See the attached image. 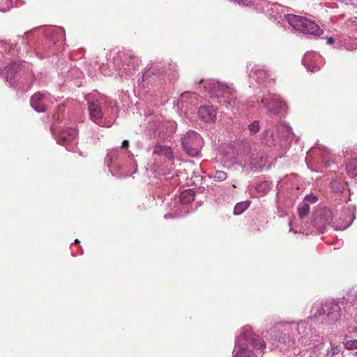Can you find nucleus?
<instances>
[{
	"label": "nucleus",
	"instance_id": "obj_1",
	"mask_svg": "<svg viewBox=\"0 0 357 357\" xmlns=\"http://www.w3.org/2000/svg\"><path fill=\"white\" fill-rule=\"evenodd\" d=\"M287 20L294 29L302 33L314 36H319L322 33L318 24L305 17L289 14L287 15Z\"/></svg>",
	"mask_w": 357,
	"mask_h": 357
},
{
	"label": "nucleus",
	"instance_id": "obj_2",
	"mask_svg": "<svg viewBox=\"0 0 357 357\" xmlns=\"http://www.w3.org/2000/svg\"><path fill=\"white\" fill-rule=\"evenodd\" d=\"M202 145V138L195 131H188L182 137L183 149L191 157L199 155Z\"/></svg>",
	"mask_w": 357,
	"mask_h": 357
},
{
	"label": "nucleus",
	"instance_id": "obj_3",
	"mask_svg": "<svg viewBox=\"0 0 357 357\" xmlns=\"http://www.w3.org/2000/svg\"><path fill=\"white\" fill-rule=\"evenodd\" d=\"M245 345L240 348L236 354V357H257L250 348L263 350L266 348L264 341L258 335L250 334L245 337Z\"/></svg>",
	"mask_w": 357,
	"mask_h": 357
},
{
	"label": "nucleus",
	"instance_id": "obj_4",
	"mask_svg": "<svg viewBox=\"0 0 357 357\" xmlns=\"http://www.w3.org/2000/svg\"><path fill=\"white\" fill-rule=\"evenodd\" d=\"M316 312L314 316L326 315L331 322H334L341 317V308L337 303L334 302L319 304L314 307Z\"/></svg>",
	"mask_w": 357,
	"mask_h": 357
},
{
	"label": "nucleus",
	"instance_id": "obj_5",
	"mask_svg": "<svg viewBox=\"0 0 357 357\" xmlns=\"http://www.w3.org/2000/svg\"><path fill=\"white\" fill-rule=\"evenodd\" d=\"M261 103L268 109L269 112L274 115L279 114L281 111L285 109L286 104L278 98H264Z\"/></svg>",
	"mask_w": 357,
	"mask_h": 357
},
{
	"label": "nucleus",
	"instance_id": "obj_6",
	"mask_svg": "<svg viewBox=\"0 0 357 357\" xmlns=\"http://www.w3.org/2000/svg\"><path fill=\"white\" fill-rule=\"evenodd\" d=\"M234 92V90L232 88L224 84H220V83L213 84V87L211 91V93L217 97H225L227 99L225 101L227 102V107L228 105H231V100L232 99L231 98L230 100H229V99Z\"/></svg>",
	"mask_w": 357,
	"mask_h": 357
},
{
	"label": "nucleus",
	"instance_id": "obj_7",
	"mask_svg": "<svg viewBox=\"0 0 357 357\" xmlns=\"http://www.w3.org/2000/svg\"><path fill=\"white\" fill-rule=\"evenodd\" d=\"M313 217L315 221L330 223L333 220V213L328 207L319 206L314 212Z\"/></svg>",
	"mask_w": 357,
	"mask_h": 357
},
{
	"label": "nucleus",
	"instance_id": "obj_8",
	"mask_svg": "<svg viewBox=\"0 0 357 357\" xmlns=\"http://www.w3.org/2000/svg\"><path fill=\"white\" fill-rule=\"evenodd\" d=\"M88 109L90 119L99 124L103 118V112L100 104L96 101H90L88 103Z\"/></svg>",
	"mask_w": 357,
	"mask_h": 357
},
{
	"label": "nucleus",
	"instance_id": "obj_9",
	"mask_svg": "<svg viewBox=\"0 0 357 357\" xmlns=\"http://www.w3.org/2000/svg\"><path fill=\"white\" fill-rule=\"evenodd\" d=\"M77 130L73 128H68L61 130L57 136L58 143L66 145L77 137Z\"/></svg>",
	"mask_w": 357,
	"mask_h": 357
},
{
	"label": "nucleus",
	"instance_id": "obj_10",
	"mask_svg": "<svg viewBox=\"0 0 357 357\" xmlns=\"http://www.w3.org/2000/svg\"><path fill=\"white\" fill-rule=\"evenodd\" d=\"M114 59L117 63L121 62L123 66L126 65L132 68H135L137 65L135 56L130 53L119 52Z\"/></svg>",
	"mask_w": 357,
	"mask_h": 357
},
{
	"label": "nucleus",
	"instance_id": "obj_11",
	"mask_svg": "<svg viewBox=\"0 0 357 357\" xmlns=\"http://www.w3.org/2000/svg\"><path fill=\"white\" fill-rule=\"evenodd\" d=\"M199 117L206 122H213L217 112L213 106H202L198 110Z\"/></svg>",
	"mask_w": 357,
	"mask_h": 357
},
{
	"label": "nucleus",
	"instance_id": "obj_12",
	"mask_svg": "<svg viewBox=\"0 0 357 357\" xmlns=\"http://www.w3.org/2000/svg\"><path fill=\"white\" fill-rule=\"evenodd\" d=\"M46 96L40 92L34 93L31 98V105L32 107L38 112H43L46 111L47 107L44 102Z\"/></svg>",
	"mask_w": 357,
	"mask_h": 357
},
{
	"label": "nucleus",
	"instance_id": "obj_13",
	"mask_svg": "<svg viewBox=\"0 0 357 357\" xmlns=\"http://www.w3.org/2000/svg\"><path fill=\"white\" fill-rule=\"evenodd\" d=\"M20 70V64L17 62L9 64L5 68V76L8 82L11 81L15 78V74Z\"/></svg>",
	"mask_w": 357,
	"mask_h": 357
},
{
	"label": "nucleus",
	"instance_id": "obj_14",
	"mask_svg": "<svg viewBox=\"0 0 357 357\" xmlns=\"http://www.w3.org/2000/svg\"><path fill=\"white\" fill-rule=\"evenodd\" d=\"M153 154L164 155L168 159H172L174 158L171 147L167 146L156 145L153 149Z\"/></svg>",
	"mask_w": 357,
	"mask_h": 357
},
{
	"label": "nucleus",
	"instance_id": "obj_15",
	"mask_svg": "<svg viewBox=\"0 0 357 357\" xmlns=\"http://www.w3.org/2000/svg\"><path fill=\"white\" fill-rule=\"evenodd\" d=\"M195 199L194 192L191 190L183 191L180 196V202L182 204H188Z\"/></svg>",
	"mask_w": 357,
	"mask_h": 357
},
{
	"label": "nucleus",
	"instance_id": "obj_16",
	"mask_svg": "<svg viewBox=\"0 0 357 357\" xmlns=\"http://www.w3.org/2000/svg\"><path fill=\"white\" fill-rule=\"evenodd\" d=\"M312 56H314V55L310 54H305L304 59H303V62L309 70H310L312 73H315L320 70V67L317 65L313 66L312 63H310Z\"/></svg>",
	"mask_w": 357,
	"mask_h": 357
},
{
	"label": "nucleus",
	"instance_id": "obj_17",
	"mask_svg": "<svg viewBox=\"0 0 357 357\" xmlns=\"http://www.w3.org/2000/svg\"><path fill=\"white\" fill-rule=\"evenodd\" d=\"M298 216L301 219H303L309 215L310 206L307 202H302L297 208Z\"/></svg>",
	"mask_w": 357,
	"mask_h": 357
},
{
	"label": "nucleus",
	"instance_id": "obj_18",
	"mask_svg": "<svg viewBox=\"0 0 357 357\" xmlns=\"http://www.w3.org/2000/svg\"><path fill=\"white\" fill-rule=\"evenodd\" d=\"M347 171L350 176L354 177L357 176V159H353L347 165Z\"/></svg>",
	"mask_w": 357,
	"mask_h": 357
},
{
	"label": "nucleus",
	"instance_id": "obj_19",
	"mask_svg": "<svg viewBox=\"0 0 357 357\" xmlns=\"http://www.w3.org/2000/svg\"><path fill=\"white\" fill-rule=\"evenodd\" d=\"M250 202L248 201L236 204L234 208V213L235 215L241 214L244 211H245L248 208Z\"/></svg>",
	"mask_w": 357,
	"mask_h": 357
},
{
	"label": "nucleus",
	"instance_id": "obj_20",
	"mask_svg": "<svg viewBox=\"0 0 357 357\" xmlns=\"http://www.w3.org/2000/svg\"><path fill=\"white\" fill-rule=\"evenodd\" d=\"M252 76L256 77L259 82H263L267 77V73L262 69L252 70Z\"/></svg>",
	"mask_w": 357,
	"mask_h": 357
},
{
	"label": "nucleus",
	"instance_id": "obj_21",
	"mask_svg": "<svg viewBox=\"0 0 357 357\" xmlns=\"http://www.w3.org/2000/svg\"><path fill=\"white\" fill-rule=\"evenodd\" d=\"M248 129L250 135L256 134L260 129L259 122L255 121L248 126Z\"/></svg>",
	"mask_w": 357,
	"mask_h": 357
},
{
	"label": "nucleus",
	"instance_id": "obj_22",
	"mask_svg": "<svg viewBox=\"0 0 357 357\" xmlns=\"http://www.w3.org/2000/svg\"><path fill=\"white\" fill-rule=\"evenodd\" d=\"M213 178L217 181H222L227 178V174L223 171H216Z\"/></svg>",
	"mask_w": 357,
	"mask_h": 357
},
{
	"label": "nucleus",
	"instance_id": "obj_23",
	"mask_svg": "<svg viewBox=\"0 0 357 357\" xmlns=\"http://www.w3.org/2000/svg\"><path fill=\"white\" fill-rule=\"evenodd\" d=\"M318 201V197L313 194L307 195L303 199V202H307L310 206V204H315Z\"/></svg>",
	"mask_w": 357,
	"mask_h": 357
},
{
	"label": "nucleus",
	"instance_id": "obj_24",
	"mask_svg": "<svg viewBox=\"0 0 357 357\" xmlns=\"http://www.w3.org/2000/svg\"><path fill=\"white\" fill-rule=\"evenodd\" d=\"M10 0H0V11L6 12L10 7Z\"/></svg>",
	"mask_w": 357,
	"mask_h": 357
},
{
	"label": "nucleus",
	"instance_id": "obj_25",
	"mask_svg": "<svg viewBox=\"0 0 357 357\" xmlns=\"http://www.w3.org/2000/svg\"><path fill=\"white\" fill-rule=\"evenodd\" d=\"M345 347L348 349H357V340H349L344 342Z\"/></svg>",
	"mask_w": 357,
	"mask_h": 357
},
{
	"label": "nucleus",
	"instance_id": "obj_26",
	"mask_svg": "<svg viewBox=\"0 0 357 357\" xmlns=\"http://www.w3.org/2000/svg\"><path fill=\"white\" fill-rule=\"evenodd\" d=\"M192 95H196L195 93H192L190 91H186L183 93L181 95V101H186L187 99H188Z\"/></svg>",
	"mask_w": 357,
	"mask_h": 357
},
{
	"label": "nucleus",
	"instance_id": "obj_27",
	"mask_svg": "<svg viewBox=\"0 0 357 357\" xmlns=\"http://www.w3.org/2000/svg\"><path fill=\"white\" fill-rule=\"evenodd\" d=\"M312 226L315 227L317 225H312ZM317 226H319V227H317V229H320L319 233H324L325 231V225H317Z\"/></svg>",
	"mask_w": 357,
	"mask_h": 357
},
{
	"label": "nucleus",
	"instance_id": "obj_28",
	"mask_svg": "<svg viewBox=\"0 0 357 357\" xmlns=\"http://www.w3.org/2000/svg\"><path fill=\"white\" fill-rule=\"evenodd\" d=\"M332 226L335 230H344L347 227H342V225H340V227H339V225H332Z\"/></svg>",
	"mask_w": 357,
	"mask_h": 357
},
{
	"label": "nucleus",
	"instance_id": "obj_29",
	"mask_svg": "<svg viewBox=\"0 0 357 357\" xmlns=\"http://www.w3.org/2000/svg\"><path fill=\"white\" fill-rule=\"evenodd\" d=\"M129 146V142L128 140H124L122 142L121 148L123 149H127Z\"/></svg>",
	"mask_w": 357,
	"mask_h": 357
},
{
	"label": "nucleus",
	"instance_id": "obj_30",
	"mask_svg": "<svg viewBox=\"0 0 357 357\" xmlns=\"http://www.w3.org/2000/svg\"><path fill=\"white\" fill-rule=\"evenodd\" d=\"M267 185H268V184H267V183H266V182L263 183H261V184H259V185H257V186L256 187V190H257V191H260L261 188H262V187H266Z\"/></svg>",
	"mask_w": 357,
	"mask_h": 357
},
{
	"label": "nucleus",
	"instance_id": "obj_31",
	"mask_svg": "<svg viewBox=\"0 0 357 357\" xmlns=\"http://www.w3.org/2000/svg\"><path fill=\"white\" fill-rule=\"evenodd\" d=\"M334 43V40L333 38H329L327 40L328 44H333Z\"/></svg>",
	"mask_w": 357,
	"mask_h": 357
},
{
	"label": "nucleus",
	"instance_id": "obj_32",
	"mask_svg": "<svg viewBox=\"0 0 357 357\" xmlns=\"http://www.w3.org/2000/svg\"><path fill=\"white\" fill-rule=\"evenodd\" d=\"M294 225L295 226V227H294V228H292V227H291V228L290 229V230L295 229V231H294V232H295V233H297V232H298V231H297V229H297V227H298V226H300V225Z\"/></svg>",
	"mask_w": 357,
	"mask_h": 357
},
{
	"label": "nucleus",
	"instance_id": "obj_33",
	"mask_svg": "<svg viewBox=\"0 0 357 357\" xmlns=\"http://www.w3.org/2000/svg\"><path fill=\"white\" fill-rule=\"evenodd\" d=\"M203 82H204V79H201L199 81V84H201Z\"/></svg>",
	"mask_w": 357,
	"mask_h": 357
},
{
	"label": "nucleus",
	"instance_id": "obj_34",
	"mask_svg": "<svg viewBox=\"0 0 357 357\" xmlns=\"http://www.w3.org/2000/svg\"><path fill=\"white\" fill-rule=\"evenodd\" d=\"M79 243V240H78V239H75V243Z\"/></svg>",
	"mask_w": 357,
	"mask_h": 357
}]
</instances>
